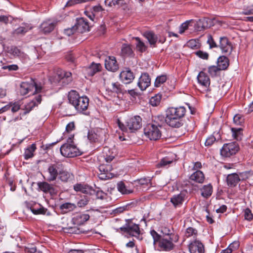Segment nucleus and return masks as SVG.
I'll use <instances>...</instances> for the list:
<instances>
[{"label":"nucleus","mask_w":253,"mask_h":253,"mask_svg":"<svg viewBox=\"0 0 253 253\" xmlns=\"http://www.w3.org/2000/svg\"><path fill=\"white\" fill-rule=\"evenodd\" d=\"M2 69L4 70H8L9 71H17L19 67L16 64H12L7 66H4L2 67Z\"/></svg>","instance_id":"nucleus-62"},{"label":"nucleus","mask_w":253,"mask_h":253,"mask_svg":"<svg viewBox=\"0 0 253 253\" xmlns=\"http://www.w3.org/2000/svg\"><path fill=\"white\" fill-rule=\"evenodd\" d=\"M145 37L148 40L150 44L155 45L157 41V36L152 32H146L144 34Z\"/></svg>","instance_id":"nucleus-41"},{"label":"nucleus","mask_w":253,"mask_h":253,"mask_svg":"<svg viewBox=\"0 0 253 253\" xmlns=\"http://www.w3.org/2000/svg\"><path fill=\"white\" fill-rule=\"evenodd\" d=\"M42 101V96L40 94L36 95L34 98L30 101L29 102L27 103L25 106V111L24 112V115H26L29 113L35 106H38L41 103Z\"/></svg>","instance_id":"nucleus-18"},{"label":"nucleus","mask_w":253,"mask_h":253,"mask_svg":"<svg viewBox=\"0 0 253 253\" xmlns=\"http://www.w3.org/2000/svg\"><path fill=\"white\" fill-rule=\"evenodd\" d=\"M151 235L153 239V243L154 245H157L159 243V241L161 240V237L155 230L151 231Z\"/></svg>","instance_id":"nucleus-50"},{"label":"nucleus","mask_w":253,"mask_h":253,"mask_svg":"<svg viewBox=\"0 0 253 253\" xmlns=\"http://www.w3.org/2000/svg\"><path fill=\"white\" fill-rule=\"evenodd\" d=\"M186 112V109L184 106L169 107L166 111V124L172 127H181L183 125V119Z\"/></svg>","instance_id":"nucleus-1"},{"label":"nucleus","mask_w":253,"mask_h":253,"mask_svg":"<svg viewBox=\"0 0 253 253\" xmlns=\"http://www.w3.org/2000/svg\"><path fill=\"white\" fill-rule=\"evenodd\" d=\"M239 150L238 145L236 142L224 144L220 150V154L224 157H229L235 155Z\"/></svg>","instance_id":"nucleus-8"},{"label":"nucleus","mask_w":253,"mask_h":253,"mask_svg":"<svg viewBox=\"0 0 253 253\" xmlns=\"http://www.w3.org/2000/svg\"><path fill=\"white\" fill-rule=\"evenodd\" d=\"M239 246V243L235 241L230 244L228 247V248H230V249L231 250V251L233 252L234 250L238 249Z\"/></svg>","instance_id":"nucleus-64"},{"label":"nucleus","mask_w":253,"mask_h":253,"mask_svg":"<svg viewBox=\"0 0 253 253\" xmlns=\"http://www.w3.org/2000/svg\"><path fill=\"white\" fill-rule=\"evenodd\" d=\"M207 42L209 44L210 48H214L217 47V45L214 42L212 37L211 35L208 36Z\"/></svg>","instance_id":"nucleus-54"},{"label":"nucleus","mask_w":253,"mask_h":253,"mask_svg":"<svg viewBox=\"0 0 253 253\" xmlns=\"http://www.w3.org/2000/svg\"><path fill=\"white\" fill-rule=\"evenodd\" d=\"M102 66L99 63L92 62L87 69V73L89 76H93L96 73L101 71Z\"/></svg>","instance_id":"nucleus-34"},{"label":"nucleus","mask_w":253,"mask_h":253,"mask_svg":"<svg viewBox=\"0 0 253 253\" xmlns=\"http://www.w3.org/2000/svg\"><path fill=\"white\" fill-rule=\"evenodd\" d=\"M244 217L245 219L249 221L253 219V214L249 208L245 209L244 211Z\"/></svg>","instance_id":"nucleus-58"},{"label":"nucleus","mask_w":253,"mask_h":253,"mask_svg":"<svg viewBox=\"0 0 253 253\" xmlns=\"http://www.w3.org/2000/svg\"><path fill=\"white\" fill-rule=\"evenodd\" d=\"M195 54L199 57L203 59H208L209 58V54L206 52L201 50L197 51L195 52Z\"/></svg>","instance_id":"nucleus-55"},{"label":"nucleus","mask_w":253,"mask_h":253,"mask_svg":"<svg viewBox=\"0 0 253 253\" xmlns=\"http://www.w3.org/2000/svg\"><path fill=\"white\" fill-rule=\"evenodd\" d=\"M242 14L244 15L253 14V4L245 7L243 9Z\"/></svg>","instance_id":"nucleus-53"},{"label":"nucleus","mask_w":253,"mask_h":253,"mask_svg":"<svg viewBox=\"0 0 253 253\" xmlns=\"http://www.w3.org/2000/svg\"><path fill=\"white\" fill-rule=\"evenodd\" d=\"M189 179L196 183H202L205 180V175L202 171H196L189 176Z\"/></svg>","instance_id":"nucleus-28"},{"label":"nucleus","mask_w":253,"mask_h":253,"mask_svg":"<svg viewBox=\"0 0 253 253\" xmlns=\"http://www.w3.org/2000/svg\"><path fill=\"white\" fill-rule=\"evenodd\" d=\"M90 216L87 213H79L76 215L72 218V222L74 224L81 225L84 224L89 219Z\"/></svg>","instance_id":"nucleus-26"},{"label":"nucleus","mask_w":253,"mask_h":253,"mask_svg":"<svg viewBox=\"0 0 253 253\" xmlns=\"http://www.w3.org/2000/svg\"><path fill=\"white\" fill-rule=\"evenodd\" d=\"M58 179L63 182H67L73 178V174L68 171L62 164V167L59 171L58 176Z\"/></svg>","instance_id":"nucleus-23"},{"label":"nucleus","mask_w":253,"mask_h":253,"mask_svg":"<svg viewBox=\"0 0 253 253\" xmlns=\"http://www.w3.org/2000/svg\"><path fill=\"white\" fill-rule=\"evenodd\" d=\"M88 203V198L86 197H84L78 202L77 205L79 207L82 208L87 205Z\"/></svg>","instance_id":"nucleus-57"},{"label":"nucleus","mask_w":253,"mask_h":253,"mask_svg":"<svg viewBox=\"0 0 253 253\" xmlns=\"http://www.w3.org/2000/svg\"><path fill=\"white\" fill-rule=\"evenodd\" d=\"M137 181L140 185H148L149 183H150L151 179L150 177H145L140 178Z\"/></svg>","instance_id":"nucleus-60"},{"label":"nucleus","mask_w":253,"mask_h":253,"mask_svg":"<svg viewBox=\"0 0 253 253\" xmlns=\"http://www.w3.org/2000/svg\"><path fill=\"white\" fill-rule=\"evenodd\" d=\"M37 147L35 144H32L29 146L25 150L24 154V159L28 160L32 158L34 154V153L36 150Z\"/></svg>","instance_id":"nucleus-35"},{"label":"nucleus","mask_w":253,"mask_h":253,"mask_svg":"<svg viewBox=\"0 0 253 253\" xmlns=\"http://www.w3.org/2000/svg\"><path fill=\"white\" fill-rule=\"evenodd\" d=\"M35 89V92H40L42 90L41 86H38L34 82H22L20 85V93L22 95H25Z\"/></svg>","instance_id":"nucleus-9"},{"label":"nucleus","mask_w":253,"mask_h":253,"mask_svg":"<svg viewBox=\"0 0 253 253\" xmlns=\"http://www.w3.org/2000/svg\"><path fill=\"white\" fill-rule=\"evenodd\" d=\"M240 181V178L237 173L229 174L227 177V185L230 187H235Z\"/></svg>","instance_id":"nucleus-32"},{"label":"nucleus","mask_w":253,"mask_h":253,"mask_svg":"<svg viewBox=\"0 0 253 253\" xmlns=\"http://www.w3.org/2000/svg\"><path fill=\"white\" fill-rule=\"evenodd\" d=\"M68 98L69 103L78 112L82 113L87 109L89 99L86 96H80L77 91L72 90L69 92Z\"/></svg>","instance_id":"nucleus-2"},{"label":"nucleus","mask_w":253,"mask_h":253,"mask_svg":"<svg viewBox=\"0 0 253 253\" xmlns=\"http://www.w3.org/2000/svg\"><path fill=\"white\" fill-rule=\"evenodd\" d=\"M253 172L251 171H246L241 172L238 174L240 180H246L250 178L253 175Z\"/></svg>","instance_id":"nucleus-47"},{"label":"nucleus","mask_w":253,"mask_h":253,"mask_svg":"<svg viewBox=\"0 0 253 253\" xmlns=\"http://www.w3.org/2000/svg\"><path fill=\"white\" fill-rule=\"evenodd\" d=\"M38 188L40 190L45 193H50L51 194L55 193V190L52 184H49L48 181L40 182L38 183Z\"/></svg>","instance_id":"nucleus-25"},{"label":"nucleus","mask_w":253,"mask_h":253,"mask_svg":"<svg viewBox=\"0 0 253 253\" xmlns=\"http://www.w3.org/2000/svg\"><path fill=\"white\" fill-rule=\"evenodd\" d=\"M62 167V164L59 162L50 164L45 171L46 180L48 182H52L56 180L59 172Z\"/></svg>","instance_id":"nucleus-7"},{"label":"nucleus","mask_w":253,"mask_h":253,"mask_svg":"<svg viewBox=\"0 0 253 253\" xmlns=\"http://www.w3.org/2000/svg\"><path fill=\"white\" fill-rule=\"evenodd\" d=\"M76 208L75 204L71 203H65L60 206V209L65 212L72 211Z\"/></svg>","instance_id":"nucleus-40"},{"label":"nucleus","mask_w":253,"mask_h":253,"mask_svg":"<svg viewBox=\"0 0 253 253\" xmlns=\"http://www.w3.org/2000/svg\"><path fill=\"white\" fill-rule=\"evenodd\" d=\"M177 235L170 234L165 236L159 241L158 244L159 250L160 251H169L174 248V243L178 241Z\"/></svg>","instance_id":"nucleus-5"},{"label":"nucleus","mask_w":253,"mask_h":253,"mask_svg":"<svg viewBox=\"0 0 253 253\" xmlns=\"http://www.w3.org/2000/svg\"><path fill=\"white\" fill-rule=\"evenodd\" d=\"M167 78L166 75H161L156 78L155 81V86L159 87L167 81Z\"/></svg>","instance_id":"nucleus-45"},{"label":"nucleus","mask_w":253,"mask_h":253,"mask_svg":"<svg viewBox=\"0 0 253 253\" xmlns=\"http://www.w3.org/2000/svg\"><path fill=\"white\" fill-rule=\"evenodd\" d=\"M64 231L69 233H74L77 234L78 233L79 229L76 227H65L63 228Z\"/></svg>","instance_id":"nucleus-61"},{"label":"nucleus","mask_w":253,"mask_h":253,"mask_svg":"<svg viewBox=\"0 0 253 253\" xmlns=\"http://www.w3.org/2000/svg\"><path fill=\"white\" fill-rule=\"evenodd\" d=\"M198 83L204 88L205 90H208V87L210 85V79L208 75L203 71L200 72L198 76Z\"/></svg>","instance_id":"nucleus-17"},{"label":"nucleus","mask_w":253,"mask_h":253,"mask_svg":"<svg viewBox=\"0 0 253 253\" xmlns=\"http://www.w3.org/2000/svg\"><path fill=\"white\" fill-rule=\"evenodd\" d=\"M8 52L15 57H18L22 60H26L28 55L20 49L15 46H12L8 49Z\"/></svg>","instance_id":"nucleus-27"},{"label":"nucleus","mask_w":253,"mask_h":253,"mask_svg":"<svg viewBox=\"0 0 253 253\" xmlns=\"http://www.w3.org/2000/svg\"><path fill=\"white\" fill-rule=\"evenodd\" d=\"M76 31H77V30L76 29V28L74 26L72 27L71 28L65 29L64 33L67 36H70L73 35Z\"/></svg>","instance_id":"nucleus-63"},{"label":"nucleus","mask_w":253,"mask_h":253,"mask_svg":"<svg viewBox=\"0 0 253 253\" xmlns=\"http://www.w3.org/2000/svg\"><path fill=\"white\" fill-rule=\"evenodd\" d=\"M100 173L98 174V177L101 180H107L112 177L110 171L112 170V167L110 165H101L99 167Z\"/></svg>","instance_id":"nucleus-14"},{"label":"nucleus","mask_w":253,"mask_h":253,"mask_svg":"<svg viewBox=\"0 0 253 253\" xmlns=\"http://www.w3.org/2000/svg\"><path fill=\"white\" fill-rule=\"evenodd\" d=\"M185 236L187 238L192 237L195 240V239H197L198 231L193 227H189L186 230Z\"/></svg>","instance_id":"nucleus-42"},{"label":"nucleus","mask_w":253,"mask_h":253,"mask_svg":"<svg viewBox=\"0 0 253 253\" xmlns=\"http://www.w3.org/2000/svg\"><path fill=\"white\" fill-rule=\"evenodd\" d=\"M74 189L77 192H81L88 195H92L95 192V191L91 187L81 183L75 184L74 186Z\"/></svg>","instance_id":"nucleus-22"},{"label":"nucleus","mask_w":253,"mask_h":253,"mask_svg":"<svg viewBox=\"0 0 253 253\" xmlns=\"http://www.w3.org/2000/svg\"><path fill=\"white\" fill-rule=\"evenodd\" d=\"M190 21H186L183 23L179 27V33L180 34H183L186 30L188 29L190 23Z\"/></svg>","instance_id":"nucleus-52"},{"label":"nucleus","mask_w":253,"mask_h":253,"mask_svg":"<svg viewBox=\"0 0 253 253\" xmlns=\"http://www.w3.org/2000/svg\"><path fill=\"white\" fill-rule=\"evenodd\" d=\"M232 136L235 139L237 140H240L242 136V129L241 128H231Z\"/></svg>","instance_id":"nucleus-43"},{"label":"nucleus","mask_w":253,"mask_h":253,"mask_svg":"<svg viewBox=\"0 0 253 253\" xmlns=\"http://www.w3.org/2000/svg\"><path fill=\"white\" fill-rule=\"evenodd\" d=\"M162 95L161 94H156L151 97L149 100V103L153 106H157L160 103Z\"/></svg>","instance_id":"nucleus-44"},{"label":"nucleus","mask_w":253,"mask_h":253,"mask_svg":"<svg viewBox=\"0 0 253 253\" xmlns=\"http://www.w3.org/2000/svg\"><path fill=\"white\" fill-rule=\"evenodd\" d=\"M190 253H204L205 248L201 241L197 239L191 241L188 246Z\"/></svg>","instance_id":"nucleus-13"},{"label":"nucleus","mask_w":253,"mask_h":253,"mask_svg":"<svg viewBox=\"0 0 253 253\" xmlns=\"http://www.w3.org/2000/svg\"><path fill=\"white\" fill-rule=\"evenodd\" d=\"M221 139V135L219 131H215L213 134L209 136L205 141V144L206 146H211L215 141H217Z\"/></svg>","instance_id":"nucleus-30"},{"label":"nucleus","mask_w":253,"mask_h":253,"mask_svg":"<svg viewBox=\"0 0 253 253\" xmlns=\"http://www.w3.org/2000/svg\"><path fill=\"white\" fill-rule=\"evenodd\" d=\"M150 84L151 79L149 75L146 73L142 74L137 83L138 86L140 89L141 90H145L150 86Z\"/></svg>","instance_id":"nucleus-20"},{"label":"nucleus","mask_w":253,"mask_h":253,"mask_svg":"<svg viewBox=\"0 0 253 253\" xmlns=\"http://www.w3.org/2000/svg\"><path fill=\"white\" fill-rule=\"evenodd\" d=\"M120 78L125 84H129L134 80V76L129 68H126L121 72Z\"/></svg>","instance_id":"nucleus-21"},{"label":"nucleus","mask_w":253,"mask_h":253,"mask_svg":"<svg viewBox=\"0 0 253 253\" xmlns=\"http://www.w3.org/2000/svg\"><path fill=\"white\" fill-rule=\"evenodd\" d=\"M75 124L73 122H70L69 124H67L66 127V130L63 133L65 138L67 137L66 135L67 134V133H69L71 131L75 129Z\"/></svg>","instance_id":"nucleus-49"},{"label":"nucleus","mask_w":253,"mask_h":253,"mask_svg":"<svg viewBox=\"0 0 253 253\" xmlns=\"http://www.w3.org/2000/svg\"><path fill=\"white\" fill-rule=\"evenodd\" d=\"M229 65V60L225 55L220 56L217 60V66L219 70H226Z\"/></svg>","instance_id":"nucleus-31"},{"label":"nucleus","mask_w":253,"mask_h":253,"mask_svg":"<svg viewBox=\"0 0 253 253\" xmlns=\"http://www.w3.org/2000/svg\"><path fill=\"white\" fill-rule=\"evenodd\" d=\"M161 126L152 124H147L144 128L145 135L151 140H157L162 135Z\"/></svg>","instance_id":"nucleus-6"},{"label":"nucleus","mask_w":253,"mask_h":253,"mask_svg":"<svg viewBox=\"0 0 253 253\" xmlns=\"http://www.w3.org/2000/svg\"><path fill=\"white\" fill-rule=\"evenodd\" d=\"M201 195L208 198L210 197L212 193V186L211 184L204 185L201 189Z\"/></svg>","instance_id":"nucleus-36"},{"label":"nucleus","mask_w":253,"mask_h":253,"mask_svg":"<svg viewBox=\"0 0 253 253\" xmlns=\"http://www.w3.org/2000/svg\"><path fill=\"white\" fill-rule=\"evenodd\" d=\"M56 25V22L47 20L43 22L40 25V31L43 34H47L52 32Z\"/></svg>","instance_id":"nucleus-24"},{"label":"nucleus","mask_w":253,"mask_h":253,"mask_svg":"<svg viewBox=\"0 0 253 253\" xmlns=\"http://www.w3.org/2000/svg\"><path fill=\"white\" fill-rule=\"evenodd\" d=\"M46 210L42 208H40L38 209H32V212L35 214H44L45 213Z\"/></svg>","instance_id":"nucleus-59"},{"label":"nucleus","mask_w":253,"mask_h":253,"mask_svg":"<svg viewBox=\"0 0 253 253\" xmlns=\"http://www.w3.org/2000/svg\"><path fill=\"white\" fill-rule=\"evenodd\" d=\"M192 167L189 170L190 171H200L199 169H202V165L200 162H193Z\"/></svg>","instance_id":"nucleus-51"},{"label":"nucleus","mask_w":253,"mask_h":253,"mask_svg":"<svg viewBox=\"0 0 253 253\" xmlns=\"http://www.w3.org/2000/svg\"><path fill=\"white\" fill-rule=\"evenodd\" d=\"M133 39H134L136 42L135 43L136 50L141 53L145 51L147 47L140 39L139 37H134Z\"/></svg>","instance_id":"nucleus-39"},{"label":"nucleus","mask_w":253,"mask_h":253,"mask_svg":"<svg viewBox=\"0 0 253 253\" xmlns=\"http://www.w3.org/2000/svg\"><path fill=\"white\" fill-rule=\"evenodd\" d=\"M218 46L222 53L225 55H230L233 48L231 42L226 37L224 36L220 37Z\"/></svg>","instance_id":"nucleus-11"},{"label":"nucleus","mask_w":253,"mask_h":253,"mask_svg":"<svg viewBox=\"0 0 253 253\" xmlns=\"http://www.w3.org/2000/svg\"><path fill=\"white\" fill-rule=\"evenodd\" d=\"M106 131L104 129L98 128L93 131H89L87 137L91 142L102 141L106 138Z\"/></svg>","instance_id":"nucleus-10"},{"label":"nucleus","mask_w":253,"mask_h":253,"mask_svg":"<svg viewBox=\"0 0 253 253\" xmlns=\"http://www.w3.org/2000/svg\"><path fill=\"white\" fill-rule=\"evenodd\" d=\"M118 125L123 131H127L128 130L130 132H134L141 128L142 119L139 116L129 117L126 120L125 124L118 120Z\"/></svg>","instance_id":"nucleus-3"},{"label":"nucleus","mask_w":253,"mask_h":253,"mask_svg":"<svg viewBox=\"0 0 253 253\" xmlns=\"http://www.w3.org/2000/svg\"><path fill=\"white\" fill-rule=\"evenodd\" d=\"M73 137V135H70L67 139L68 143H65L61 146L60 150L62 156L71 158L81 154V152L76 146L69 143L73 142L72 139Z\"/></svg>","instance_id":"nucleus-4"},{"label":"nucleus","mask_w":253,"mask_h":253,"mask_svg":"<svg viewBox=\"0 0 253 253\" xmlns=\"http://www.w3.org/2000/svg\"><path fill=\"white\" fill-rule=\"evenodd\" d=\"M172 163V161L169 160L168 158H164L161 160L160 163L158 164V166L160 167H165L167 165L170 164Z\"/></svg>","instance_id":"nucleus-56"},{"label":"nucleus","mask_w":253,"mask_h":253,"mask_svg":"<svg viewBox=\"0 0 253 253\" xmlns=\"http://www.w3.org/2000/svg\"><path fill=\"white\" fill-rule=\"evenodd\" d=\"M186 193L184 191H181L178 194L174 195L170 198V202L175 208L180 207L185 200Z\"/></svg>","instance_id":"nucleus-19"},{"label":"nucleus","mask_w":253,"mask_h":253,"mask_svg":"<svg viewBox=\"0 0 253 253\" xmlns=\"http://www.w3.org/2000/svg\"><path fill=\"white\" fill-rule=\"evenodd\" d=\"M121 54L124 57H133L134 55L131 45L126 43L122 45Z\"/></svg>","instance_id":"nucleus-33"},{"label":"nucleus","mask_w":253,"mask_h":253,"mask_svg":"<svg viewBox=\"0 0 253 253\" xmlns=\"http://www.w3.org/2000/svg\"><path fill=\"white\" fill-rule=\"evenodd\" d=\"M110 90L111 91L117 93H122V85L118 82L112 83Z\"/></svg>","instance_id":"nucleus-46"},{"label":"nucleus","mask_w":253,"mask_h":253,"mask_svg":"<svg viewBox=\"0 0 253 253\" xmlns=\"http://www.w3.org/2000/svg\"><path fill=\"white\" fill-rule=\"evenodd\" d=\"M104 3L106 6L109 7H120L125 4V0H105Z\"/></svg>","instance_id":"nucleus-38"},{"label":"nucleus","mask_w":253,"mask_h":253,"mask_svg":"<svg viewBox=\"0 0 253 253\" xmlns=\"http://www.w3.org/2000/svg\"><path fill=\"white\" fill-rule=\"evenodd\" d=\"M117 189L123 194H128L133 192V190L129 188L123 181H120L117 183Z\"/></svg>","instance_id":"nucleus-37"},{"label":"nucleus","mask_w":253,"mask_h":253,"mask_svg":"<svg viewBox=\"0 0 253 253\" xmlns=\"http://www.w3.org/2000/svg\"><path fill=\"white\" fill-rule=\"evenodd\" d=\"M31 29V27H30L29 25L27 24L23 23L22 24V26L19 27L15 30H14L12 32V34L14 36L24 35Z\"/></svg>","instance_id":"nucleus-29"},{"label":"nucleus","mask_w":253,"mask_h":253,"mask_svg":"<svg viewBox=\"0 0 253 253\" xmlns=\"http://www.w3.org/2000/svg\"><path fill=\"white\" fill-rule=\"evenodd\" d=\"M219 71L220 70L217 66H211L208 68V72L212 77L215 76Z\"/></svg>","instance_id":"nucleus-48"},{"label":"nucleus","mask_w":253,"mask_h":253,"mask_svg":"<svg viewBox=\"0 0 253 253\" xmlns=\"http://www.w3.org/2000/svg\"><path fill=\"white\" fill-rule=\"evenodd\" d=\"M75 27L79 33H84L89 31V27L87 21L83 17L77 18Z\"/></svg>","instance_id":"nucleus-15"},{"label":"nucleus","mask_w":253,"mask_h":253,"mask_svg":"<svg viewBox=\"0 0 253 253\" xmlns=\"http://www.w3.org/2000/svg\"><path fill=\"white\" fill-rule=\"evenodd\" d=\"M121 229L132 236L136 237L140 234V229L138 225L131 222L126 224L121 228Z\"/></svg>","instance_id":"nucleus-12"},{"label":"nucleus","mask_w":253,"mask_h":253,"mask_svg":"<svg viewBox=\"0 0 253 253\" xmlns=\"http://www.w3.org/2000/svg\"><path fill=\"white\" fill-rule=\"evenodd\" d=\"M105 67L106 69L111 72H116L119 69V65L116 59L114 56H108L105 60Z\"/></svg>","instance_id":"nucleus-16"}]
</instances>
